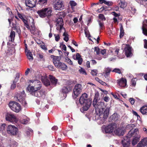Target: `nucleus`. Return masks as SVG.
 Here are the masks:
<instances>
[{
    "label": "nucleus",
    "instance_id": "aec40b11",
    "mask_svg": "<svg viewBox=\"0 0 147 147\" xmlns=\"http://www.w3.org/2000/svg\"><path fill=\"white\" fill-rule=\"evenodd\" d=\"M114 126L112 125H109L105 127V131L106 133H111L114 131Z\"/></svg>",
    "mask_w": 147,
    "mask_h": 147
},
{
    "label": "nucleus",
    "instance_id": "1a4fd4ad",
    "mask_svg": "<svg viewBox=\"0 0 147 147\" xmlns=\"http://www.w3.org/2000/svg\"><path fill=\"white\" fill-rule=\"evenodd\" d=\"M82 86L80 84H76L73 90L74 95H73V97L74 98H76L82 92Z\"/></svg>",
    "mask_w": 147,
    "mask_h": 147
},
{
    "label": "nucleus",
    "instance_id": "37998d69",
    "mask_svg": "<svg viewBox=\"0 0 147 147\" xmlns=\"http://www.w3.org/2000/svg\"><path fill=\"white\" fill-rule=\"evenodd\" d=\"M94 51L96 52V55H98L100 54V49L97 47H94Z\"/></svg>",
    "mask_w": 147,
    "mask_h": 147
},
{
    "label": "nucleus",
    "instance_id": "cd10ccee",
    "mask_svg": "<svg viewBox=\"0 0 147 147\" xmlns=\"http://www.w3.org/2000/svg\"><path fill=\"white\" fill-rule=\"evenodd\" d=\"M147 23V20L144 22V24H143L142 29L143 33L145 35L147 36V29L146 28V26L147 25H145V23Z\"/></svg>",
    "mask_w": 147,
    "mask_h": 147
},
{
    "label": "nucleus",
    "instance_id": "39448f33",
    "mask_svg": "<svg viewBox=\"0 0 147 147\" xmlns=\"http://www.w3.org/2000/svg\"><path fill=\"white\" fill-rule=\"evenodd\" d=\"M60 57L55 56L53 59V62L55 66L57 68L64 70L67 69V66L64 63L60 61Z\"/></svg>",
    "mask_w": 147,
    "mask_h": 147
},
{
    "label": "nucleus",
    "instance_id": "4468645a",
    "mask_svg": "<svg viewBox=\"0 0 147 147\" xmlns=\"http://www.w3.org/2000/svg\"><path fill=\"white\" fill-rule=\"evenodd\" d=\"M36 0H26L25 3L26 6L32 8L34 7L36 3Z\"/></svg>",
    "mask_w": 147,
    "mask_h": 147
},
{
    "label": "nucleus",
    "instance_id": "6e6d98bb",
    "mask_svg": "<svg viewBox=\"0 0 147 147\" xmlns=\"http://www.w3.org/2000/svg\"><path fill=\"white\" fill-rule=\"evenodd\" d=\"M110 98L108 96H105L103 98V100L106 102H108Z\"/></svg>",
    "mask_w": 147,
    "mask_h": 147
},
{
    "label": "nucleus",
    "instance_id": "6e6552de",
    "mask_svg": "<svg viewBox=\"0 0 147 147\" xmlns=\"http://www.w3.org/2000/svg\"><path fill=\"white\" fill-rule=\"evenodd\" d=\"M5 119L6 121L13 123H16L18 120V119L16 116L10 113H6Z\"/></svg>",
    "mask_w": 147,
    "mask_h": 147
},
{
    "label": "nucleus",
    "instance_id": "69168bd1",
    "mask_svg": "<svg viewBox=\"0 0 147 147\" xmlns=\"http://www.w3.org/2000/svg\"><path fill=\"white\" fill-rule=\"evenodd\" d=\"M85 33L86 37H88L90 36L89 32L85 30Z\"/></svg>",
    "mask_w": 147,
    "mask_h": 147
},
{
    "label": "nucleus",
    "instance_id": "ddd939ff",
    "mask_svg": "<svg viewBox=\"0 0 147 147\" xmlns=\"http://www.w3.org/2000/svg\"><path fill=\"white\" fill-rule=\"evenodd\" d=\"M125 45L124 51L125 52L126 55L127 57H130L132 55V50L131 48L129 45Z\"/></svg>",
    "mask_w": 147,
    "mask_h": 147
},
{
    "label": "nucleus",
    "instance_id": "412c9836",
    "mask_svg": "<svg viewBox=\"0 0 147 147\" xmlns=\"http://www.w3.org/2000/svg\"><path fill=\"white\" fill-rule=\"evenodd\" d=\"M41 80L45 86H47L51 85V83L49 80L47 79V76H42L41 77Z\"/></svg>",
    "mask_w": 147,
    "mask_h": 147
},
{
    "label": "nucleus",
    "instance_id": "0e129e2a",
    "mask_svg": "<svg viewBox=\"0 0 147 147\" xmlns=\"http://www.w3.org/2000/svg\"><path fill=\"white\" fill-rule=\"evenodd\" d=\"M98 95L97 94H95L94 98L93 101H94L95 99H96V102H97L98 100Z\"/></svg>",
    "mask_w": 147,
    "mask_h": 147
},
{
    "label": "nucleus",
    "instance_id": "c756f323",
    "mask_svg": "<svg viewBox=\"0 0 147 147\" xmlns=\"http://www.w3.org/2000/svg\"><path fill=\"white\" fill-rule=\"evenodd\" d=\"M26 55L28 59L30 61H32L33 59V57L30 51H27Z\"/></svg>",
    "mask_w": 147,
    "mask_h": 147
},
{
    "label": "nucleus",
    "instance_id": "a19ab883",
    "mask_svg": "<svg viewBox=\"0 0 147 147\" xmlns=\"http://www.w3.org/2000/svg\"><path fill=\"white\" fill-rule=\"evenodd\" d=\"M29 120L28 119H24L21 121V122L22 123L26 124L28 123Z\"/></svg>",
    "mask_w": 147,
    "mask_h": 147
},
{
    "label": "nucleus",
    "instance_id": "f03ea898",
    "mask_svg": "<svg viewBox=\"0 0 147 147\" xmlns=\"http://www.w3.org/2000/svg\"><path fill=\"white\" fill-rule=\"evenodd\" d=\"M30 84L27 87V89L32 95L40 98L41 101L45 98V92L44 90H39L42 87L41 82L37 80L30 81Z\"/></svg>",
    "mask_w": 147,
    "mask_h": 147
},
{
    "label": "nucleus",
    "instance_id": "a878e982",
    "mask_svg": "<svg viewBox=\"0 0 147 147\" xmlns=\"http://www.w3.org/2000/svg\"><path fill=\"white\" fill-rule=\"evenodd\" d=\"M45 12L44 8H43L41 9L38 10L37 11V13L40 17L44 18L45 17Z\"/></svg>",
    "mask_w": 147,
    "mask_h": 147
},
{
    "label": "nucleus",
    "instance_id": "9d476101",
    "mask_svg": "<svg viewBox=\"0 0 147 147\" xmlns=\"http://www.w3.org/2000/svg\"><path fill=\"white\" fill-rule=\"evenodd\" d=\"M25 94L24 91H22L21 94H20L17 96V98L20 102L24 106H26L27 103L25 99Z\"/></svg>",
    "mask_w": 147,
    "mask_h": 147
},
{
    "label": "nucleus",
    "instance_id": "ea45409f",
    "mask_svg": "<svg viewBox=\"0 0 147 147\" xmlns=\"http://www.w3.org/2000/svg\"><path fill=\"white\" fill-rule=\"evenodd\" d=\"M98 17L102 21H105V20L104 16L102 14H99L98 16Z\"/></svg>",
    "mask_w": 147,
    "mask_h": 147
},
{
    "label": "nucleus",
    "instance_id": "f8f14e48",
    "mask_svg": "<svg viewBox=\"0 0 147 147\" xmlns=\"http://www.w3.org/2000/svg\"><path fill=\"white\" fill-rule=\"evenodd\" d=\"M64 6L62 0H57L55 2L54 8L55 10H61L63 9Z\"/></svg>",
    "mask_w": 147,
    "mask_h": 147
},
{
    "label": "nucleus",
    "instance_id": "a18cd8bd",
    "mask_svg": "<svg viewBox=\"0 0 147 147\" xmlns=\"http://www.w3.org/2000/svg\"><path fill=\"white\" fill-rule=\"evenodd\" d=\"M47 0H39V3L41 5H45L47 3Z\"/></svg>",
    "mask_w": 147,
    "mask_h": 147
},
{
    "label": "nucleus",
    "instance_id": "7c9ffc66",
    "mask_svg": "<svg viewBox=\"0 0 147 147\" xmlns=\"http://www.w3.org/2000/svg\"><path fill=\"white\" fill-rule=\"evenodd\" d=\"M15 32L13 31H11L9 37V40L11 42H13L15 37Z\"/></svg>",
    "mask_w": 147,
    "mask_h": 147
},
{
    "label": "nucleus",
    "instance_id": "473e14b6",
    "mask_svg": "<svg viewBox=\"0 0 147 147\" xmlns=\"http://www.w3.org/2000/svg\"><path fill=\"white\" fill-rule=\"evenodd\" d=\"M119 4L120 5V7L123 8H125L127 6V3L125 0H120Z\"/></svg>",
    "mask_w": 147,
    "mask_h": 147
},
{
    "label": "nucleus",
    "instance_id": "4d7b16f0",
    "mask_svg": "<svg viewBox=\"0 0 147 147\" xmlns=\"http://www.w3.org/2000/svg\"><path fill=\"white\" fill-rule=\"evenodd\" d=\"M60 47H61L64 51H66V47L65 45L61 44L60 45Z\"/></svg>",
    "mask_w": 147,
    "mask_h": 147
},
{
    "label": "nucleus",
    "instance_id": "f704fd0d",
    "mask_svg": "<svg viewBox=\"0 0 147 147\" xmlns=\"http://www.w3.org/2000/svg\"><path fill=\"white\" fill-rule=\"evenodd\" d=\"M70 5L72 10L74 11V7L77 5V3L73 1H70Z\"/></svg>",
    "mask_w": 147,
    "mask_h": 147
},
{
    "label": "nucleus",
    "instance_id": "338daca9",
    "mask_svg": "<svg viewBox=\"0 0 147 147\" xmlns=\"http://www.w3.org/2000/svg\"><path fill=\"white\" fill-rule=\"evenodd\" d=\"M106 50L105 49L102 50L100 51L102 55H104L106 53Z\"/></svg>",
    "mask_w": 147,
    "mask_h": 147
},
{
    "label": "nucleus",
    "instance_id": "2f4dec72",
    "mask_svg": "<svg viewBox=\"0 0 147 147\" xmlns=\"http://www.w3.org/2000/svg\"><path fill=\"white\" fill-rule=\"evenodd\" d=\"M71 90L70 88H67L66 87H63L62 89V92L63 93H65V96H66V93H68Z\"/></svg>",
    "mask_w": 147,
    "mask_h": 147
},
{
    "label": "nucleus",
    "instance_id": "423d86ee",
    "mask_svg": "<svg viewBox=\"0 0 147 147\" xmlns=\"http://www.w3.org/2000/svg\"><path fill=\"white\" fill-rule=\"evenodd\" d=\"M9 108L13 111L18 113L21 110V107L20 104L15 101H11L9 104Z\"/></svg>",
    "mask_w": 147,
    "mask_h": 147
},
{
    "label": "nucleus",
    "instance_id": "774afa93",
    "mask_svg": "<svg viewBox=\"0 0 147 147\" xmlns=\"http://www.w3.org/2000/svg\"><path fill=\"white\" fill-rule=\"evenodd\" d=\"M124 35V31L123 30L120 31V38L122 37Z\"/></svg>",
    "mask_w": 147,
    "mask_h": 147
},
{
    "label": "nucleus",
    "instance_id": "c03bdc74",
    "mask_svg": "<svg viewBox=\"0 0 147 147\" xmlns=\"http://www.w3.org/2000/svg\"><path fill=\"white\" fill-rule=\"evenodd\" d=\"M97 73V71L96 69L92 70L91 72V74L93 76H96Z\"/></svg>",
    "mask_w": 147,
    "mask_h": 147
},
{
    "label": "nucleus",
    "instance_id": "052dcab7",
    "mask_svg": "<svg viewBox=\"0 0 147 147\" xmlns=\"http://www.w3.org/2000/svg\"><path fill=\"white\" fill-rule=\"evenodd\" d=\"M48 69L51 70L53 71L54 70V69L52 65H49L48 67Z\"/></svg>",
    "mask_w": 147,
    "mask_h": 147
},
{
    "label": "nucleus",
    "instance_id": "b1692460",
    "mask_svg": "<svg viewBox=\"0 0 147 147\" xmlns=\"http://www.w3.org/2000/svg\"><path fill=\"white\" fill-rule=\"evenodd\" d=\"M119 47H116L113 49L111 52L113 53L115 55H117L119 58H122L120 56V53L119 52Z\"/></svg>",
    "mask_w": 147,
    "mask_h": 147
},
{
    "label": "nucleus",
    "instance_id": "c85d7f7f",
    "mask_svg": "<svg viewBox=\"0 0 147 147\" xmlns=\"http://www.w3.org/2000/svg\"><path fill=\"white\" fill-rule=\"evenodd\" d=\"M99 1L100 3L102 4L104 3L108 6H111L113 4L112 2L107 1L106 0H99Z\"/></svg>",
    "mask_w": 147,
    "mask_h": 147
},
{
    "label": "nucleus",
    "instance_id": "393cba45",
    "mask_svg": "<svg viewBox=\"0 0 147 147\" xmlns=\"http://www.w3.org/2000/svg\"><path fill=\"white\" fill-rule=\"evenodd\" d=\"M49 78L51 81V84L54 86H55L57 84V80L56 79L55 77L51 75H49Z\"/></svg>",
    "mask_w": 147,
    "mask_h": 147
},
{
    "label": "nucleus",
    "instance_id": "79ce46f5",
    "mask_svg": "<svg viewBox=\"0 0 147 147\" xmlns=\"http://www.w3.org/2000/svg\"><path fill=\"white\" fill-rule=\"evenodd\" d=\"M20 76V74L19 73H17L16 74V76L15 79V80L13 82L16 83L18 81L19 78Z\"/></svg>",
    "mask_w": 147,
    "mask_h": 147
},
{
    "label": "nucleus",
    "instance_id": "13d9d810",
    "mask_svg": "<svg viewBox=\"0 0 147 147\" xmlns=\"http://www.w3.org/2000/svg\"><path fill=\"white\" fill-rule=\"evenodd\" d=\"M32 131L31 129H28V131H26V134L28 136H29L30 134V133H32Z\"/></svg>",
    "mask_w": 147,
    "mask_h": 147
},
{
    "label": "nucleus",
    "instance_id": "bb28decb",
    "mask_svg": "<svg viewBox=\"0 0 147 147\" xmlns=\"http://www.w3.org/2000/svg\"><path fill=\"white\" fill-rule=\"evenodd\" d=\"M140 111L143 115L146 114L147 113V106L144 105L140 109Z\"/></svg>",
    "mask_w": 147,
    "mask_h": 147
},
{
    "label": "nucleus",
    "instance_id": "72a5a7b5",
    "mask_svg": "<svg viewBox=\"0 0 147 147\" xmlns=\"http://www.w3.org/2000/svg\"><path fill=\"white\" fill-rule=\"evenodd\" d=\"M112 120L114 121H117V120L119 118V116L117 113H114L112 116Z\"/></svg>",
    "mask_w": 147,
    "mask_h": 147
},
{
    "label": "nucleus",
    "instance_id": "4c0bfd02",
    "mask_svg": "<svg viewBox=\"0 0 147 147\" xmlns=\"http://www.w3.org/2000/svg\"><path fill=\"white\" fill-rule=\"evenodd\" d=\"M98 22L100 29H103L104 27V23L99 20L98 21Z\"/></svg>",
    "mask_w": 147,
    "mask_h": 147
},
{
    "label": "nucleus",
    "instance_id": "e2e57ef3",
    "mask_svg": "<svg viewBox=\"0 0 147 147\" xmlns=\"http://www.w3.org/2000/svg\"><path fill=\"white\" fill-rule=\"evenodd\" d=\"M144 47L147 49V40L146 39L144 40Z\"/></svg>",
    "mask_w": 147,
    "mask_h": 147
},
{
    "label": "nucleus",
    "instance_id": "680f3d73",
    "mask_svg": "<svg viewBox=\"0 0 147 147\" xmlns=\"http://www.w3.org/2000/svg\"><path fill=\"white\" fill-rule=\"evenodd\" d=\"M42 107L43 108L45 109L46 110V109H48L49 107V106L48 105H45L44 104H42Z\"/></svg>",
    "mask_w": 147,
    "mask_h": 147
},
{
    "label": "nucleus",
    "instance_id": "09e8293b",
    "mask_svg": "<svg viewBox=\"0 0 147 147\" xmlns=\"http://www.w3.org/2000/svg\"><path fill=\"white\" fill-rule=\"evenodd\" d=\"M5 123L2 124L0 127V130L1 131H3L5 129Z\"/></svg>",
    "mask_w": 147,
    "mask_h": 147
},
{
    "label": "nucleus",
    "instance_id": "20e7f679",
    "mask_svg": "<svg viewBox=\"0 0 147 147\" xmlns=\"http://www.w3.org/2000/svg\"><path fill=\"white\" fill-rule=\"evenodd\" d=\"M80 103L81 105H83V106L81 111L82 112L87 111L90 107L91 104V101L88 98L87 94L84 93L82 94L79 100Z\"/></svg>",
    "mask_w": 147,
    "mask_h": 147
},
{
    "label": "nucleus",
    "instance_id": "dca6fc26",
    "mask_svg": "<svg viewBox=\"0 0 147 147\" xmlns=\"http://www.w3.org/2000/svg\"><path fill=\"white\" fill-rule=\"evenodd\" d=\"M117 84L120 87H124L126 85V80L124 78H121L117 80Z\"/></svg>",
    "mask_w": 147,
    "mask_h": 147
},
{
    "label": "nucleus",
    "instance_id": "bf43d9fd",
    "mask_svg": "<svg viewBox=\"0 0 147 147\" xmlns=\"http://www.w3.org/2000/svg\"><path fill=\"white\" fill-rule=\"evenodd\" d=\"M16 83L13 82V83L11 84V89H13L15 88L16 86Z\"/></svg>",
    "mask_w": 147,
    "mask_h": 147
},
{
    "label": "nucleus",
    "instance_id": "2eb2a0df",
    "mask_svg": "<svg viewBox=\"0 0 147 147\" xmlns=\"http://www.w3.org/2000/svg\"><path fill=\"white\" fill-rule=\"evenodd\" d=\"M81 55L79 53H77L76 55H74L73 56V58L75 60H78L79 64L81 65L83 61L82 59L81 58Z\"/></svg>",
    "mask_w": 147,
    "mask_h": 147
},
{
    "label": "nucleus",
    "instance_id": "c9c22d12",
    "mask_svg": "<svg viewBox=\"0 0 147 147\" xmlns=\"http://www.w3.org/2000/svg\"><path fill=\"white\" fill-rule=\"evenodd\" d=\"M64 32L63 36H64V37L63 38V40H65L66 42H67L69 40V35L67 34V33L65 32V31H64Z\"/></svg>",
    "mask_w": 147,
    "mask_h": 147
},
{
    "label": "nucleus",
    "instance_id": "5fc2aeb1",
    "mask_svg": "<svg viewBox=\"0 0 147 147\" xmlns=\"http://www.w3.org/2000/svg\"><path fill=\"white\" fill-rule=\"evenodd\" d=\"M129 101L130 102L131 104L133 105L134 102V99L133 98H130L129 99Z\"/></svg>",
    "mask_w": 147,
    "mask_h": 147
},
{
    "label": "nucleus",
    "instance_id": "f257e3e1",
    "mask_svg": "<svg viewBox=\"0 0 147 147\" xmlns=\"http://www.w3.org/2000/svg\"><path fill=\"white\" fill-rule=\"evenodd\" d=\"M96 99L94 101H93V105L94 107L96 114L94 118L95 120L100 124L103 123L106 121L108 117L109 108H107L103 113L105 105L104 103L102 102H96Z\"/></svg>",
    "mask_w": 147,
    "mask_h": 147
},
{
    "label": "nucleus",
    "instance_id": "f3484780",
    "mask_svg": "<svg viewBox=\"0 0 147 147\" xmlns=\"http://www.w3.org/2000/svg\"><path fill=\"white\" fill-rule=\"evenodd\" d=\"M30 21H31V24H30V27L29 26V28L28 29L29 30H30V31L32 33L34 34L36 33V30L34 27L33 19L32 18H31Z\"/></svg>",
    "mask_w": 147,
    "mask_h": 147
},
{
    "label": "nucleus",
    "instance_id": "8fccbe9b",
    "mask_svg": "<svg viewBox=\"0 0 147 147\" xmlns=\"http://www.w3.org/2000/svg\"><path fill=\"white\" fill-rule=\"evenodd\" d=\"M111 71V69L109 67H107L105 69V73H107V74H110V73Z\"/></svg>",
    "mask_w": 147,
    "mask_h": 147
},
{
    "label": "nucleus",
    "instance_id": "3c124183",
    "mask_svg": "<svg viewBox=\"0 0 147 147\" xmlns=\"http://www.w3.org/2000/svg\"><path fill=\"white\" fill-rule=\"evenodd\" d=\"M131 9H130V10H131V13L133 14H134L136 11V9L134 7H131Z\"/></svg>",
    "mask_w": 147,
    "mask_h": 147
},
{
    "label": "nucleus",
    "instance_id": "9b49d317",
    "mask_svg": "<svg viewBox=\"0 0 147 147\" xmlns=\"http://www.w3.org/2000/svg\"><path fill=\"white\" fill-rule=\"evenodd\" d=\"M56 21L57 30H59L60 32H61L62 30L65 31V29L63 27V23L62 18H58L57 19Z\"/></svg>",
    "mask_w": 147,
    "mask_h": 147
},
{
    "label": "nucleus",
    "instance_id": "4be33fe9",
    "mask_svg": "<svg viewBox=\"0 0 147 147\" xmlns=\"http://www.w3.org/2000/svg\"><path fill=\"white\" fill-rule=\"evenodd\" d=\"M45 16L49 17L51 15L52 10L51 8H44Z\"/></svg>",
    "mask_w": 147,
    "mask_h": 147
},
{
    "label": "nucleus",
    "instance_id": "0eeeda50",
    "mask_svg": "<svg viewBox=\"0 0 147 147\" xmlns=\"http://www.w3.org/2000/svg\"><path fill=\"white\" fill-rule=\"evenodd\" d=\"M7 131L8 134L10 135H16L18 132V129L14 125H10L7 128Z\"/></svg>",
    "mask_w": 147,
    "mask_h": 147
},
{
    "label": "nucleus",
    "instance_id": "58836bf2",
    "mask_svg": "<svg viewBox=\"0 0 147 147\" xmlns=\"http://www.w3.org/2000/svg\"><path fill=\"white\" fill-rule=\"evenodd\" d=\"M54 36L55 38V40L56 41H58L60 38L59 34H54Z\"/></svg>",
    "mask_w": 147,
    "mask_h": 147
},
{
    "label": "nucleus",
    "instance_id": "5701e85b",
    "mask_svg": "<svg viewBox=\"0 0 147 147\" xmlns=\"http://www.w3.org/2000/svg\"><path fill=\"white\" fill-rule=\"evenodd\" d=\"M18 16L24 22L25 26L27 28H29L28 21H27L22 16L21 14L20 13H18Z\"/></svg>",
    "mask_w": 147,
    "mask_h": 147
},
{
    "label": "nucleus",
    "instance_id": "e433bc0d",
    "mask_svg": "<svg viewBox=\"0 0 147 147\" xmlns=\"http://www.w3.org/2000/svg\"><path fill=\"white\" fill-rule=\"evenodd\" d=\"M80 73L83 75H86L87 73L86 71L83 68H81L79 70Z\"/></svg>",
    "mask_w": 147,
    "mask_h": 147
},
{
    "label": "nucleus",
    "instance_id": "49530a36",
    "mask_svg": "<svg viewBox=\"0 0 147 147\" xmlns=\"http://www.w3.org/2000/svg\"><path fill=\"white\" fill-rule=\"evenodd\" d=\"M112 72H115L116 73H117L118 74H120L121 73V71L120 69L118 68H116L114 69L112 71Z\"/></svg>",
    "mask_w": 147,
    "mask_h": 147
},
{
    "label": "nucleus",
    "instance_id": "6ab92c4d",
    "mask_svg": "<svg viewBox=\"0 0 147 147\" xmlns=\"http://www.w3.org/2000/svg\"><path fill=\"white\" fill-rule=\"evenodd\" d=\"M124 129L123 128H118L114 131V133L119 136H123L124 133Z\"/></svg>",
    "mask_w": 147,
    "mask_h": 147
},
{
    "label": "nucleus",
    "instance_id": "de8ad7c7",
    "mask_svg": "<svg viewBox=\"0 0 147 147\" xmlns=\"http://www.w3.org/2000/svg\"><path fill=\"white\" fill-rule=\"evenodd\" d=\"M66 60L67 63L69 64L72 65L73 64L72 61L70 60V59L67 57L66 59Z\"/></svg>",
    "mask_w": 147,
    "mask_h": 147
},
{
    "label": "nucleus",
    "instance_id": "7ed1b4c3",
    "mask_svg": "<svg viewBox=\"0 0 147 147\" xmlns=\"http://www.w3.org/2000/svg\"><path fill=\"white\" fill-rule=\"evenodd\" d=\"M139 134V131L137 129H135L134 130H131L130 131L126 138L122 141L123 147H129V138L132 136H133L134 137L132 141V144L133 145L136 144L139 141L140 137Z\"/></svg>",
    "mask_w": 147,
    "mask_h": 147
},
{
    "label": "nucleus",
    "instance_id": "864d4df0",
    "mask_svg": "<svg viewBox=\"0 0 147 147\" xmlns=\"http://www.w3.org/2000/svg\"><path fill=\"white\" fill-rule=\"evenodd\" d=\"M40 47L42 49L45 51H46L47 50V48L46 46L44 45H40Z\"/></svg>",
    "mask_w": 147,
    "mask_h": 147
},
{
    "label": "nucleus",
    "instance_id": "a211bd4d",
    "mask_svg": "<svg viewBox=\"0 0 147 147\" xmlns=\"http://www.w3.org/2000/svg\"><path fill=\"white\" fill-rule=\"evenodd\" d=\"M147 145V137L142 139L137 145V147H142Z\"/></svg>",
    "mask_w": 147,
    "mask_h": 147
},
{
    "label": "nucleus",
    "instance_id": "603ef678",
    "mask_svg": "<svg viewBox=\"0 0 147 147\" xmlns=\"http://www.w3.org/2000/svg\"><path fill=\"white\" fill-rule=\"evenodd\" d=\"M131 84L133 86H135L136 84V82L135 80V78L133 79L132 80Z\"/></svg>",
    "mask_w": 147,
    "mask_h": 147
}]
</instances>
